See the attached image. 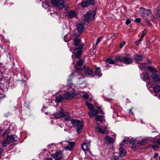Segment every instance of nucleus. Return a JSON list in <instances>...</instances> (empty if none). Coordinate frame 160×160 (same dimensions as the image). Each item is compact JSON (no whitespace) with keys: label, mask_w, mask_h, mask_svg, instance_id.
I'll list each match as a JSON object with an SVG mask.
<instances>
[{"label":"nucleus","mask_w":160,"mask_h":160,"mask_svg":"<svg viewBox=\"0 0 160 160\" xmlns=\"http://www.w3.org/2000/svg\"><path fill=\"white\" fill-rule=\"evenodd\" d=\"M81 6L84 7H87L89 5V3L88 2L84 1L81 2Z\"/></svg>","instance_id":"nucleus-34"},{"label":"nucleus","mask_w":160,"mask_h":160,"mask_svg":"<svg viewBox=\"0 0 160 160\" xmlns=\"http://www.w3.org/2000/svg\"><path fill=\"white\" fill-rule=\"evenodd\" d=\"M62 117L64 118L65 120L66 121H67L69 120L70 118L69 117V115L67 112H66L64 113V115H63V117Z\"/></svg>","instance_id":"nucleus-31"},{"label":"nucleus","mask_w":160,"mask_h":160,"mask_svg":"<svg viewBox=\"0 0 160 160\" xmlns=\"http://www.w3.org/2000/svg\"><path fill=\"white\" fill-rule=\"evenodd\" d=\"M66 36H65L64 38V40L66 42H67L68 41V40L66 39Z\"/></svg>","instance_id":"nucleus-59"},{"label":"nucleus","mask_w":160,"mask_h":160,"mask_svg":"<svg viewBox=\"0 0 160 160\" xmlns=\"http://www.w3.org/2000/svg\"><path fill=\"white\" fill-rule=\"evenodd\" d=\"M157 16L160 18V9L157 12Z\"/></svg>","instance_id":"nucleus-51"},{"label":"nucleus","mask_w":160,"mask_h":160,"mask_svg":"<svg viewBox=\"0 0 160 160\" xmlns=\"http://www.w3.org/2000/svg\"><path fill=\"white\" fill-rule=\"evenodd\" d=\"M105 139L109 143H113L114 142L113 138L108 136H107L105 137Z\"/></svg>","instance_id":"nucleus-22"},{"label":"nucleus","mask_w":160,"mask_h":160,"mask_svg":"<svg viewBox=\"0 0 160 160\" xmlns=\"http://www.w3.org/2000/svg\"><path fill=\"white\" fill-rule=\"evenodd\" d=\"M157 143L158 144H160V139L158 140Z\"/></svg>","instance_id":"nucleus-58"},{"label":"nucleus","mask_w":160,"mask_h":160,"mask_svg":"<svg viewBox=\"0 0 160 160\" xmlns=\"http://www.w3.org/2000/svg\"><path fill=\"white\" fill-rule=\"evenodd\" d=\"M51 3L57 8L62 9L64 7V0H51Z\"/></svg>","instance_id":"nucleus-3"},{"label":"nucleus","mask_w":160,"mask_h":160,"mask_svg":"<svg viewBox=\"0 0 160 160\" xmlns=\"http://www.w3.org/2000/svg\"><path fill=\"white\" fill-rule=\"evenodd\" d=\"M9 143H8L7 140L6 139L5 140L3 141L2 143V147L3 148L6 146Z\"/></svg>","instance_id":"nucleus-36"},{"label":"nucleus","mask_w":160,"mask_h":160,"mask_svg":"<svg viewBox=\"0 0 160 160\" xmlns=\"http://www.w3.org/2000/svg\"><path fill=\"white\" fill-rule=\"evenodd\" d=\"M135 43L136 45H138L140 43V42L137 40L135 42Z\"/></svg>","instance_id":"nucleus-55"},{"label":"nucleus","mask_w":160,"mask_h":160,"mask_svg":"<svg viewBox=\"0 0 160 160\" xmlns=\"http://www.w3.org/2000/svg\"><path fill=\"white\" fill-rule=\"evenodd\" d=\"M6 140L9 143L13 142L15 141V138L13 135H10L7 137Z\"/></svg>","instance_id":"nucleus-23"},{"label":"nucleus","mask_w":160,"mask_h":160,"mask_svg":"<svg viewBox=\"0 0 160 160\" xmlns=\"http://www.w3.org/2000/svg\"><path fill=\"white\" fill-rule=\"evenodd\" d=\"M89 2V3L91 5H93L94 4V1L93 0H88V2Z\"/></svg>","instance_id":"nucleus-45"},{"label":"nucleus","mask_w":160,"mask_h":160,"mask_svg":"<svg viewBox=\"0 0 160 160\" xmlns=\"http://www.w3.org/2000/svg\"><path fill=\"white\" fill-rule=\"evenodd\" d=\"M141 78L143 81H147L150 79V75L147 72H144L141 74Z\"/></svg>","instance_id":"nucleus-14"},{"label":"nucleus","mask_w":160,"mask_h":160,"mask_svg":"<svg viewBox=\"0 0 160 160\" xmlns=\"http://www.w3.org/2000/svg\"><path fill=\"white\" fill-rule=\"evenodd\" d=\"M146 22L147 23V25L148 26H151L152 25L151 23L149 22V21H148L147 20H146Z\"/></svg>","instance_id":"nucleus-49"},{"label":"nucleus","mask_w":160,"mask_h":160,"mask_svg":"<svg viewBox=\"0 0 160 160\" xmlns=\"http://www.w3.org/2000/svg\"><path fill=\"white\" fill-rule=\"evenodd\" d=\"M97 109H98L100 111V113L101 114H104V113L103 112L101 108L100 107H97Z\"/></svg>","instance_id":"nucleus-39"},{"label":"nucleus","mask_w":160,"mask_h":160,"mask_svg":"<svg viewBox=\"0 0 160 160\" xmlns=\"http://www.w3.org/2000/svg\"><path fill=\"white\" fill-rule=\"evenodd\" d=\"M44 160H53L52 158H46Z\"/></svg>","instance_id":"nucleus-57"},{"label":"nucleus","mask_w":160,"mask_h":160,"mask_svg":"<svg viewBox=\"0 0 160 160\" xmlns=\"http://www.w3.org/2000/svg\"><path fill=\"white\" fill-rule=\"evenodd\" d=\"M84 72L86 75H90L92 73V71L88 66H86L84 67Z\"/></svg>","instance_id":"nucleus-17"},{"label":"nucleus","mask_w":160,"mask_h":160,"mask_svg":"<svg viewBox=\"0 0 160 160\" xmlns=\"http://www.w3.org/2000/svg\"><path fill=\"white\" fill-rule=\"evenodd\" d=\"M91 13L88 12L84 16V20L88 23L90 20V17L91 15Z\"/></svg>","instance_id":"nucleus-19"},{"label":"nucleus","mask_w":160,"mask_h":160,"mask_svg":"<svg viewBox=\"0 0 160 160\" xmlns=\"http://www.w3.org/2000/svg\"><path fill=\"white\" fill-rule=\"evenodd\" d=\"M71 123L75 127H77L76 131L78 134L82 131L83 125L82 122L77 119H71L70 120Z\"/></svg>","instance_id":"nucleus-1"},{"label":"nucleus","mask_w":160,"mask_h":160,"mask_svg":"<svg viewBox=\"0 0 160 160\" xmlns=\"http://www.w3.org/2000/svg\"><path fill=\"white\" fill-rule=\"evenodd\" d=\"M99 42H98V41H97L96 42V45H97L98 44V43H99Z\"/></svg>","instance_id":"nucleus-63"},{"label":"nucleus","mask_w":160,"mask_h":160,"mask_svg":"<svg viewBox=\"0 0 160 160\" xmlns=\"http://www.w3.org/2000/svg\"><path fill=\"white\" fill-rule=\"evenodd\" d=\"M95 73L96 75L98 76L99 77H100L102 75V73H101V70L100 68L98 67L96 68Z\"/></svg>","instance_id":"nucleus-28"},{"label":"nucleus","mask_w":160,"mask_h":160,"mask_svg":"<svg viewBox=\"0 0 160 160\" xmlns=\"http://www.w3.org/2000/svg\"><path fill=\"white\" fill-rule=\"evenodd\" d=\"M132 108L129 109V111H129V113H131V114H133V112L132 111Z\"/></svg>","instance_id":"nucleus-56"},{"label":"nucleus","mask_w":160,"mask_h":160,"mask_svg":"<svg viewBox=\"0 0 160 160\" xmlns=\"http://www.w3.org/2000/svg\"><path fill=\"white\" fill-rule=\"evenodd\" d=\"M74 41V44L77 48H76L74 50L75 51L78 50V49H83L84 48V44H82L81 42V40L78 38H73Z\"/></svg>","instance_id":"nucleus-5"},{"label":"nucleus","mask_w":160,"mask_h":160,"mask_svg":"<svg viewBox=\"0 0 160 160\" xmlns=\"http://www.w3.org/2000/svg\"><path fill=\"white\" fill-rule=\"evenodd\" d=\"M147 142L146 140H143L140 142L139 143L141 145H144Z\"/></svg>","instance_id":"nucleus-41"},{"label":"nucleus","mask_w":160,"mask_h":160,"mask_svg":"<svg viewBox=\"0 0 160 160\" xmlns=\"http://www.w3.org/2000/svg\"><path fill=\"white\" fill-rule=\"evenodd\" d=\"M139 68L141 69H144L145 68V64L140 63L138 65Z\"/></svg>","instance_id":"nucleus-35"},{"label":"nucleus","mask_w":160,"mask_h":160,"mask_svg":"<svg viewBox=\"0 0 160 160\" xmlns=\"http://www.w3.org/2000/svg\"><path fill=\"white\" fill-rule=\"evenodd\" d=\"M83 63V61L82 60H79L78 61L76 64L75 70L77 72L81 71L82 69L81 66Z\"/></svg>","instance_id":"nucleus-8"},{"label":"nucleus","mask_w":160,"mask_h":160,"mask_svg":"<svg viewBox=\"0 0 160 160\" xmlns=\"http://www.w3.org/2000/svg\"><path fill=\"white\" fill-rule=\"evenodd\" d=\"M147 31L145 29L143 31V33L142 34L141 36L143 38V37L145 35L147 34Z\"/></svg>","instance_id":"nucleus-43"},{"label":"nucleus","mask_w":160,"mask_h":160,"mask_svg":"<svg viewBox=\"0 0 160 160\" xmlns=\"http://www.w3.org/2000/svg\"><path fill=\"white\" fill-rule=\"evenodd\" d=\"M75 96V94L72 92H67L63 94L64 98L67 100L73 98Z\"/></svg>","instance_id":"nucleus-11"},{"label":"nucleus","mask_w":160,"mask_h":160,"mask_svg":"<svg viewBox=\"0 0 160 160\" xmlns=\"http://www.w3.org/2000/svg\"><path fill=\"white\" fill-rule=\"evenodd\" d=\"M142 38H143V37H142L141 36L140 38L139 39L138 41H139V42H140L142 40Z\"/></svg>","instance_id":"nucleus-60"},{"label":"nucleus","mask_w":160,"mask_h":160,"mask_svg":"<svg viewBox=\"0 0 160 160\" xmlns=\"http://www.w3.org/2000/svg\"><path fill=\"white\" fill-rule=\"evenodd\" d=\"M115 58L117 61L124 62L127 64H130L133 62L132 58L127 56L120 57L119 55H117L115 57Z\"/></svg>","instance_id":"nucleus-2"},{"label":"nucleus","mask_w":160,"mask_h":160,"mask_svg":"<svg viewBox=\"0 0 160 160\" xmlns=\"http://www.w3.org/2000/svg\"><path fill=\"white\" fill-rule=\"evenodd\" d=\"M125 55H127V56H130V54H128L127 53H126L125 54Z\"/></svg>","instance_id":"nucleus-64"},{"label":"nucleus","mask_w":160,"mask_h":160,"mask_svg":"<svg viewBox=\"0 0 160 160\" xmlns=\"http://www.w3.org/2000/svg\"><path fill=\"white\" fill-rule=\"evenodd\" d=\"M97 109H98L100 111V113L101 114H104V113L103 112L101 108L100 107H97Z\"/></svg>","instance_id":"nucleus-40"},{"label":"nucleus","mask_w":160,"mask_h":160,"mask_svg":"<svg viewBox=\"0 0 160 160\" xmlns=\"http://www.w3.org/2000/svg\"><path fill=\"white\" fill-rule=\"evenodd\" d=\"M107 129L106 126L103 127L100 126V127H96V130L98 132L100 133L103 134L104 133L107 131Z\"/></svg>","instance_id":"nucleus-13"},{"label":"nucleus","mask_w":160,"mask_h":160,"mask_svg":"<svg viewBox=\"0 0 160 160\" xmlns=\"http://www.w3.org/2000/svg\"><path fill=\"white\" fill-rule=\"evenodd\" d=\"M105 118V116L103 115H97L95 118V120L97 121H99L100 122H102L103 120L105 121L104 119Z\"/></svg>","instance_id":"nucleus-24"},{"label":"nucleus","mask_w":160,"mask_h":160,"mask_svg":"<svg viewBox=\"0 0 160 160\" xmlns=\"http://www.w3.org/2000/svg\"><path fill=\"white\" fill-rule=\"evenodd\" d=\"M64 113L62 108H60L58 112L54 114L53 115L55 119H58L59 118H62L64 115Z\"/></svg>","instance_id":"nucleus-7"},{"label":"nucleus","mask_w":160,"mask_h":160,"mask_svg":"<svg viewBox=\"0 0 160 160\" xmlns=\"http://www.w3.org/2000/svg\"><path fill=\"white\" fill-rule=\"evenodd\" d=\"M131 20H130L129 19H128L126 20L125 23L126 24L128 25L130 24L131 23Z\"/></svg>","instance_id":"nucleus-46"},{"label":"nucleus","mask_w":160,"mask_h":160,"mask_svg":"<svg viewBox=\"0 0 160 160\" xmlns=\"http://www.w3.org/2000/svg\"><path fill=\"white\" fill-rule=\"evenodd\" d=\"M129 139L128 138H125L122 141L124 142H129Z\"/></svg>","instance_id":"nucleus-50"},{"label":"nucleus","mask_w":160,"mask_h":160,"mask_svg":"<svg viewBox=\"0 0 160 160\" xmlns=\"http://www.w3.org/2000/svg\"><path fill=\"white\" fill-rule=\"evenodd\" d=\"M106 62L111 64H113L116 63V62H117L116 60H114L112 58H107L106 61Z\"/></svg>","instance_id":"nucleus-32"},{"label":"nucleus","mask_w":160,"mask_h":160,"mask_svg":"<svg viewBox=\"0 0 160 160\" xmlns=\"http://www.w3.org/2000/svg\"><path fill=\"white\" fill-rule=\"evenodd\" d=\"M141 21V19L140 18H138L135 19V21L136 22H139Z\"/></svg>","instance_id":"nucleus-47"},{"label":"nucleus","mask_w":160,"mask_h":160,"mask_svg":"<svg viewBox=\"0 0 160 160\" xmlns=\"http://www.w3.org/2000/svg\"><path fill=\"white\" fill-rule=\"evenodd\" d=\"M3 152V150L2 148H0V154L1 153Z\"/></svg>","instance_id":"nucleus-61"},{"label":"nucleus","mask_w":160,"mask_h":160,"mask_svg":"<svg viewBox=\"0 0 160 160\" xmlns=\"http://www.w3.org/2000/svg\"><path fill=\"white\" fill-rule=\"evenodd\" d=\"M126 42L125 41H122L120 44V48H122L123 46L125 44Z\"/></svg>","instance_id":"nucleus-44"},{"label":"nucleus","mask_w":160,"mask_h":160,"mask_svg":"<svg viewBox=\"0 0 160 160\" xmlns=\"http://www.w3.org/2000/svg\"><path fill=\"white\" fill-rule=\"evenodd\" d=\"M90 146V142L88 143L83 142L82 145V148L84 151H86L89 149Z\"/></svg>","instance_id":"nucleus-18"},{"label":"nucleus","mask_w":160,"mask_h":160,"mask_svg":"<svg viewBox=\"0 0 160 160\" xmlns=\"http://www.w3.org/2000/svg\"><path fill=\"white\" fill-rule=\"evenodd\" d=\"M147 68L149 71L152 72V73L158 72V71L156 70L155 68L152 66H148Z\"/></svg>","instance_id":"nucleus-30"},{"label":"nucleus","mask_w":160,"mask_h":160,"mask_svg":"<svg viewBox=\"0 0 160 160\" xmlns=\"http://www.w3.org/2000/svg\"><path fill=\"white\" fill-rule=\"evenodd\" d=\"M134 59L137 61H141L143 59L142 56L136 54L134 56Z\"/></svg>","instance_id":"nucleus-25"},{"label":"nucleus","mask_w":160,"mask_h":160,"mask_svg":"<svg viewBox=\"0 0 160 160\" xmlns=\"http://www.w3.org/2000/svg\"><path fill=\"white\" fill-rule=\"evenodd\" d=\"M158 156V153H156L154 155V157L155 158H156Z\"/></svg>","instance_id":"nucleus-54"},{"label":"nucleus","mask_w":160,"mask_h":160,"mask_svg":"<svg viewBox=\"0 0 160 160\" xmlns=\"http://www.w3.org/2000/svg\"><path fill=\"white\" fill-rule=\"evenodd\" d=\"M72 59L73 60L74 58V55L73 54V55L72 56Z\"/></svg>","instance_id":"nucleus-62"},{"label":"nucleus","mask_w":160,"mask_h":160,"mask_svg":"<svg viewBox=\"0 0 160 160\" xmlns=\"http://www.w3.org/2000/svg\"><path fill=\"white\" fill-rule=\"evenodd\" d=\"M68 16L70 18H75L77 17V13L71 10L68 13Z\"/></svg>","instance_id":"nucleus-20"},{"label":"nucleus","mask_w":160,"mask_h":160,"mask_svg":"<svg viewBox=\"0 0 160 160\" xmlns=\"http://www.w3.org/2000/svg\"><path fill=\"white\" fill-rule=\"evenodd\" d=\"M8 134V132L7 131H6L5 132L3 133V135L4 136H5V135H6L7 134Z\"/></svg>","instance_id":"nucleus-53"},{"label":"nucleus","mask_w":160,"mask_h":160,"mask_svg":"<svg viewBox=\"0 0 160 160\" xmlns=\"http://www.w3.org/2000/svg\"><path fill=\"white\" fill-rule=\"evenodd\" d=\"M75 145V143L74 142H69L68 144L66 146L65 148L67 150L70 151H72Z\"/></svg>","instance_id":"nucleus-15"},{"label":"nucleus","mask_w":160,"mask_h":160,"mask_svg":"<svg viewBox=\"0 0 160 160\" xmlns=\"http://www.w3.org/2000/svg\"><path fill=\"white\" fill-rule=\"evenodd\" d=\"M139 12L141 16L144 18H151L152 15L150 9H146L144 8H140L139 10Z\"/></svg>","instance_id":"nucleus-4"},{"label":"nucleus","mask_w":160,"mask_h":160,"mask_svg":"<svg viewBox=\"0 0 160 160\" xmlns=\"http://www.w3.org/2000/svg\"><path fill=\"white\" fill-rule=\"evenodd\" d=\"M154 92L156 93H158L160 92V85H154L153 88Z\"/></svg>","instance_id":"nucleus-26"},{"label":"nucleus","mask_w":160,"mask_h":160,"mask_svg":"<svg viewBox=\"0 0 160 160\" xmlns=\"http://www.w3.org/2000/svg\"><path fill=\"white\" fill-rule=\"evenodd\" d=\"M52 157L56 160H60L63 155L61 152H57L53 154Z\"/></svg>","instance_id":"nucleus-9"},{"label":"nucleus","mask_w":160,"mask_h":160,"mask_svg":"<svg viewBox=\"0 0 160 160\" xmlns=\"http://www.w3.org/2000/svg\"><path fill=\"white\" fill-rule=\"evenodd\" d=\"M63 99L64 98L62 96L59 95L58 96L56 97L55 101L57 103H59L61 102Z\"/></svg>","instance_id":"nucleus-27"},{"label":"nucleus","mask_w":160,"mask_h":160,"mask_svg":"<svg viewBox=\"0 0 160 160\" xmlns=\"http://www.w3.org/2000/svg\"><path fill=\"white\" fill-rule=\"evenodd\" d=\"M135 140L134 139H131L130 140H129V143L131 144H134L135 143Z\"/></svg>","instance_id":"nucleus-38"},{"label":"nucleus","mask_w":160,"mask_h":160,"mask_svg":"<svg viewBox=\"0 0 160 160\" xmlns=\"http://www.w3.org/2000/svg\"><path fill=\"white\" fill-rule=\"evenodd\" d=\"M82 49H78L77 51L74 54L76 58H79L82 53Z\"/></svg>","instance_id":"nucleus-21"},{"label":"nucleus","mask_w":160,"mask_h":160,"mask_svg":"<svg viewBox=\"0 0 160 160\" xmlns=\"http://www.w3.org/2000/svg\"><path fill=\"white\" fill-rule=\"evenodd\" d=\"M119 154L120 156H124L126 152L125 149L122 147H120L119 149Z\"/></svg>","instance_id":"nucleus-29"},{"label":"nucleus","mask_w":160,"mask_h":160,"mask_svg":"<svg viewBox=\"0 0 160 160\" xmlns=\"http://www.w3.org/2000/svg\"><path fill=\"white\" fill-rule=\"evenodd\" d=\"M111 160H119L118 158V156L113 155L111 158Z\"/></svg>","instance_id":"nucleus-37"},{"label":"nucleus","mask_w":160,"mask_h":160,"mask_svg":"<svg viewBox=\"0 0 160 160\" xmlns=\"http://www.w3.org/2000/svg\"><path fill=\"white\" fill-rule=\"evenodd\" d=\"M99 113L98 111L94 109L88 112L89 115L90 117H96Z\"/></svg>","instance_id":"nucleus-16"},{"label":"nucleus","mask_w":160,"mask_h":160,"mask_svg":"<svg viewBox=\"0 0 160 160\" xmlns=\"http://www.w3.org/2000/svg\"><path fill=\"white\" fill-rule=\"evenodd\" d=\"M84 98L86 99H88L89 98V96L87 94H85L83 95Z\"/></svg>","instance_id":"nucleus-48"},{"label":"nucleus","mask_w":160,"mask_h":160,"mask_svg":"<svg viewBox=\"0 0 160 160\" xmlns=\"http://www.w3.org/2000/svg\"><path fill=\"white\" fill-rule=\"evenodd\" d=\"M152 148L154 149V150H156L158 148V146L157 145H152Z\"/></svg>","instance_id":"nucleus-42"},{"label":"nucleus","mask_w":160,"mask_h":160,"mask_svg":"<svg viewBox=\"0 0 160 160\" xmlns=\"http://www.w3.org/2000/svg\"><path fill=\"white\" fill-rule=\"evenodd\" d=\"M8 84V82L6 81L5 79H2L0 81V87L2 89H7Z\"/></svg>","instance_id":"nucleus-6"},{"label":"nucleus","mask_w":160,"mask_h":160,"mask_svg":"<svg viewBox=\"0 0 160 160\" xmlns=\"http://www.w3.org/2000/svg\"><path fill=\"white\" fill-rule=\"evenodd\" d=\"M77 28L79 33H82L84 28V24L83 22H80L78 23Z\"/></svg>","instance_id":"nucleus-12"},{"label":"nucleus","mask_w":160,"mask_h":160,"mask_svg":"<svg viewBox=\"0 0 160 160\" xmlns=\"http://www.w3.org/2000/svg\"><path fill=\"white\" fill-rule=\"evenodd\" d=\"M86 104L88 108L90 111L93 110L95 109L93 107L92 105L89 102H86Z\"/></svg>","instance_id":"nucleus-33"},{"label":"nucleus","mask_w":160,"mask_h":160,"mask_svg":"<svg viewBox=\"0 0 160 160\" xmlns=\"http://www.w3.org/2000/svg\"><path fill=\"white\" fill-rule=\"evenodd\" d=\"M157 73H153L151 75V77L152 80L156 82H159L160 83V76L157 74Z\"/></svg>","instance_id":"nucleus-10"},{"label":"nucleus","mask_w":160,"mask_h":160,"mask_svg":"<svg viewBox=\"0 0 160 160\" xmlns=\"http://www.w3.org/2000/svg\"><path fill=\"white\" fill-rule=\"evenodd\" d=\"M102 38L101 37H100L99 38H98L97 39V41H98V42H100L101 40H102Z\"/></svg>","instance_id":"nucleus-52"}]
</instances>
